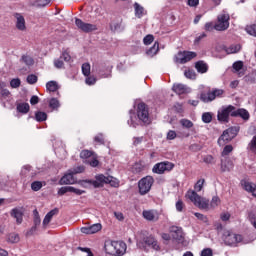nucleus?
<instances>
[{"label":"nucleus","mask_w":256,"mask_h":256,"mask_svg":"<svg viewBox=\"0 0 256 256\" xmlns=\"http://www.w3.org/2000/svg\"><path fill=\"white\" fill-rule=\"evenodd\" d=\"M137 117L130 115V119L128 120L129 127H137V125H139V121H141L145 125H149V123H151V117L149 116V108L147 107V105H145V103L138 104Z\"/></svg>","instance_id":"obj_1"},{"label":"nucleus","mask_w":256,"mask_h":256,"mask_svg":"<svg viewBox=\"0 0 256 256\" xmlns=\"http://www.w3.org/2000/svg\"><path fill=\"white\" fill-rule=\"evenodd\" d=\"M186 197L190 199V201L199 209H205L208 211L209 209V200L207 198H203L197 194L195 191H188Z\"/></svg>","instance_id":"obj_2"},{"label":"nucleus","mask_w":256,"mask_h":256,"mask_svg":"<svg viewBox=\"0 0 256 256\" xmlns=\"http://www.w3.org/2000/svg\"><path fill=\"white\" fill-rule=\"evenodd\" d=\"M94 182V188L97 189L99 187H103L105 183H109L112 187H118L119 186V180L117 178H114L113 176H105L103 174H98L95 176Z\"/></svg>","instance_id":"obj_3"},{"label":"nucleus","mask_w":256,"mask_h":256,"mask_svg":"<svg viewBox=\"0 0 256 256\" xmlns=\"http://www.w3.org/2000/svg\"><path fill=\"white\" fill-rule=\"evenodd\" d=\"M237 133H239V127L234 126L230 127L223 131L222 135L218 139L219 145H225V143H229V141H233L237 137Z\"/></svg>","instance_id":"obj_4"},{"label":"nucleus","mask_w":256,"mask_h":256,"mask_svg":"<svg viewBox=\"0 0 256 256\" xmlns=\"http://www.w3.org/2000/svg\"><path fill=\"white\" fill-rule=\"evenodd\" d=\"M222 239L225 245H228L229 247H237V244L243 241V236L232 233L231 231L227 230L224 231Z\"/></svg>","instance_id":"obj_5"},{"label":"nucleus","mask_w":256,"mask_h":256,"mask_svg":"<svg viewBox=\"0 0 256 256\" xmlns=\"http://www.w3.org/2000/svg\"><path fill=\"white\" fill-rule=\"evenodd\" d=\"M229 13L222 12L217 16V22L214 25L215 31H227L229 29Z\"/></svg>","instance_id":"obj_6"},{"label":"nucleus","mask_w":256,"mask_h":256,"mask_svg":"<svg viewBox=\"0 0 256 256\" xmlns=\"http://www.w3.org/2000/svg\"><path fill=\"white\" fill-rule=\"evenodd\" d=\"M153 183H155V179L152 176H146L139 180L138 189L140 195H147L149 191H151V187H153Z\"/></svg>","instance_id":"obj_7"},{"label":"nucleus","mask_w":256,"mask_h":256,"mask_svg":"<svg viewBox=\"0 0 256 256\" xmlns=\"http://www.w3.org/2000/svg\"><path fill=\"white\" fill-rule=\"evenodd\" d=\"M195 57H197L196 52L179 51L174 57V62L179 63L180 65H185V63H189V61L195 59Z\"/></svg>","instance_id":"obj_8"},{"label":"nucleus","mask_w":256,"mask_h":256,"mask_svg":"<svg viewBox=\"0 0 256 256\" xmlns=\"http://www.w3.org/2000/svg\"><path fill=\"white\" fill-rule=\"evenodd\" d=\"M234 106H223L218 110L217 119L220 123H229V116L233 117Z\"/></svg>","instance_id":"obj_9"},{"label":"nucleus","mask_w":256,"mask_h":256,"mask_svg":"<svg viewBox=\"0 0 256 256\" xmlns=\"http://www.w3.org/2000/svg\"><path fill=\"white\" fill-rule=\"evenodd\" d=\"M223 93V89H214L213 91L208 93L203 92L200 94V101H202L203 103H211V101H215L217 97H221Z\"/></svg>","instance_id":"obj_10"},{"label":"nucleus","mask_w":256,"mask_h":256,"mask_svg":"<svg viewBox=\"0 0 256 256\" xmlns=\"http://www.w3.org/2000/svg\"><path fill=\"white\" fill-rule=\"evenodd\" d=\"M173 167H175L174 163L160 162L154 165L152 171L153 173H157L158 175H163L165 171H172Z\"/></svg>","instance_id":"obj_11"},{"label":"nucleus","mask_w":256,"mask_h":256,"mask_svg":"<svg viewBox=\"0 0 256 256\" xmlns=\"http://www.w3.org/2000/svg\"><path fill=\"white\" fill-rule=\"evenodd\" d=\"M170 233L174 241H177V243H183V241H185V234L183 233V228L178 226H171Z\"/></svg>","instance_id":"obj_12"},{"label":"nucleus","mask_w":256,"mask_h":256,"mask_svg":"<svg viewBox=\"0 0 256 256\" xmlns=\"http://www.w3.org/2000/svg\"><path fill=\"white\" fill-rule=\"evenodd\" d=\"M75 25L84 33H91V31H97V26L95 24L85 23L79 18L75 19Z\"/></svg>","instance_id":"obj_13"},{"label":"nucleus","mask_w":256,"mask_h":256,"mask_svg":"<svg viewBox=\"0 0 256 256\" xmlns=\"http://www.w3.org/2000/svg\"><path fill=\"white\" fill-rule=\"evenodd\" d=\"M110 249H113V255H124L127 251V244L125 242L114 241L111 242Z\"/></svg>","instance_id":"obj_14"},{"label":"nucleus","mask_w":256,"mask_h":256,"mask_svg":"<svg viewBox=\"0 0 256 256\" xmlns=\"http://www.w3.org/2000/svg\"><path fill=\"white\" fill-rule=\"evenodd\" d=\"M65 193H74L75 195H83L85 190L75 188L73 186H63L58 190V195L63 196Z\"/></svg>","instance_id":"obj_15"},{"label":"nucleus","mask_w":256,"mask_h":256,"mask_svg":"<svg viewBox=\"0 0 256 256\" xmlns=\"http://www.w3.org/2000/svg\"><path fill=\"white\" fill-rule=\"evenodd\" d=\"M240 185L247 193H251L253 197H256V184L249 180H241Z\"/></svg>","instance_id":"obj_16"},{"label":"nucleus","mask_w":256,"mask_h":256,"mask_svg":"<svg viewBox=\"0 0 256 256\" xmlns=\"http://www.w3.org/2000/svg\"><path fill=\"white\" fill-rule=\"evenodd\" d=\"M13 17L16 19V29H18V31H27L25 17L21 15V13H14Z\"/></svg>","instance_id":"obj_17"},{"label":"nucleus","mask_w":256,"mask_h":256,"mask_svg":"<svg viewBox=\"0 0 256 256\" xmlns=\"http://www.w3.org/2000/svg\"><path fill=\"white\" fill-rule=\"evenodd\" d=\"M74 174L72 173L71 170L68 171L60 180H59V185H75L77 183V180L73 176Z\"/></svg>","instance_id":"obj_18"},{"label":"nucleus","mask_w":256,"mask_h":256,"mask_svg":"<svg viewBox=\"0 0 256 256\" xmlns=\"http://www.w3.org/2000/svg\"><path fill=\"white\" fill-rule=\"evenodd\" d=\"M101 229H102L101 223H96L91 226L82 227L81 233H84L85 235H93L95 233H99Z\"/></svg>","instance_id":"obj_19"},{"label":"nucleus","mask_w":256,"mask_h":256,"mask_svg":"<svg viewBox=\"0 0 256 256\" xmlns=\"http://www.w3.org/2000/svg\"><path fill=\"white\" fill-rule=\"evenodd\" d=\"M10 217H13V219L16 220L17 225H21V223H23V208H13L10 211Z\"/></svg>","instance_id":"obj_20"},{"label":"nucleus","mask_w":256,"mask_h":256,"mask_svg":"<svg viewBox=\"0 0 256 256\" xmlns=\"http://www.w3.org/2000/svg\"><path fill=\"white\" fill-rule=\"evenodd\" d=\"M232 117H241V119H243L244 121H249L251 115L249 114V111L245 110L244 108L236 109L234 106Z\"/></svg>","instance_id":"obj_21"},{"label":"nucleus","mask_w":256,"mask_h":256,"mask_svg":"<svg viewBox=\"0 0 256 256\" xmlns=\"http://www.w3.org/2000/svg\"><path fill=\"white\" fill-rule=\"evenodd\" d=\"M58 214H59V209L58 208H54L50 212H48L46 214V216L44 217L43 226L47 227V224L51 223V220L53 219V217H55V215H58Z\"/></svg>","instance_id":"obj_22"},{"label":"nucleus","mask_w":256,"mask_h":256,"mask_svg":"<svg viewBox=\"0 0 256 256\" xmlns=\"http://www.w3.org/2000/svg\"><path fill=\"white\" fill-rule=\"evenodd\" d=\"M144 243L148 245V247H152L155 251H159V244L157 243V240L153 236H148L144 238Z\"/></svg>","instance_id":"obj_23"},{"label":"nucleus","mask_w":256,"mask_h":256,"mask_svg":"<svg viewBox=\"0 0 256 256\" xmlns=\"http://www.w3.org/2000/svg\"><path fill=\"white\" fill-rule=\"evenodd\" d=\"M111 66H101L98 70V75L102 77V79H107V77H111Z\"/></svg>","instance_id":"obj_24"},{"label":"nucleus","mask_w":256,"mask_h":256,"mask_svg":"<svg viewBox=\"0 0 256 256\" xmlns=\"http://www.w3.org/2000/svg\"><path fill=\"white\" fill-rule=\"evenodd\" d=\"M146 221H157V212L155 210H144L142 213Z\"/></svg>","instance_id":"obj_25"},{"label":"nucleus","mask_w":256,"mask_h":256,"mask_svg":"<svg viewBox=\"0 0 256 256\" xmlns=\"http://www.w3.org/2000/svg\"><path fill=\"white\" fill-rule=\"evenodd\" d=\"M234 164L233 161L229 158L222 160L221 161V171H223L224 173L227 171H231L233 169Z\"/></svg>","instance_id":"obj_26"},{"label":"nucleus","mask_w":256,"mask_h":256,"mask_svg":"<svg viewBox=\"0 0 256 256\" xmlns=\"http://www.w3.org/2000/svg\"><path fill=\"white\" fill-rule=\"evenodd\" d=\"M187 86L185 84H174L172 87V91L177 95H185L187 93Z\"/></svg>","instance_id":"obj_27"},{"label":"nucleus","mask_w":256,"mask_h":256,"mask_svg":"<svg viewBox=\"0 0 256 256\" xmlns=\"http://www.w3.org/2000/svg\"><path fill=\"white\" fill-rule=\"evenodd\" d=\"M195 69L196 71H198V73H207V71L209 70V66H207V63L200 60L196 62Z\"/></svg>","instance_id":"obj_28"},{"label":"nucleus","mask_w":256,"mask_h":256,"mask_svg":"<svg viewBox=\"0 0 256 256\" xmlns=\"http://www.w3.org/2000/svg\"><path fill=\"white\" fill-rule=\"evenodd\" d=\"M159 53V42H155L152 47L149 48V50L146 51V55L148 57H155Z\"/></svg>","instance_id":"obj_29"},{"label":"nucleus","mask_w":256,"mask_h":256,"mask_svg":"<svg viewBox=\"0 0 256 256\" xmlns=\"http://www.w3.org/2000/svg\"><path fill=\"white\" fill-rule=\"evenodd\" d=\"M134 9H135V15L138 19H141L143 15H145V8L143 6H140L139 3H134Z\"/></svg>","instance_id":"obj_30"},{"label":"nucleus","mask_w":256,"mask_h":256,"mask_svg":"<svg viewBox=\"0 0 256 256\" xmlns=\"http://www.w3.org/2000/svg\"><path fill=\"white\" fill-rule=\"evenodd\" d=\"M110 27L112 31L118 32H121L125 29V25H123V20L113 22Z\"/></svg>","instance_id":"obj_31"},{"label":"nucleus","mask_w":256,"mask_h":256,"mask_svg":"<svg viewBox=\"0 0 256 256\" xmlns=\"http://www.w3.org/2000/svg\"><path fill=\"white\" fill-rule=\"evenodd\" d=\"M46 89L47 91H49L50 93H55V91L59 90V84L57 83V81H49L46 84Z\"/></svg>","instance_id":"obj_32"},{"label":"nucleus","mask_w":256,"mask_h":256,"mask_svg":"<svg viewBox=\"0 0 256 256\" xmlns=\"http://www.w3.org/2000/svg\"><path fill=\"white\" fill-rule=\"evenodd\" d=\"M29 109H30L29 103H20L17 105V111L19 113H23L24 115L29 113Z\"/></svg>","instance_id":"obj_33"},{"label":"nucleus","mask_w":256,"mask_h":256,"mask_svg":"<svg viewBox=\"0 0 256 256\" xmlns=\"http://www.w3.org/2000/svg\"><path fill=\"white\" fill-rule=\"evenodd\" d=\"M221 205V199L218 196H213L212 200L209 202V209H215Z\"/></svg>","instance_id":"obj_34"},{"label":"nucleus","mask_w":256,"mask_h":256,"mask_svg":"<svg viewBox=\"0 0 256 256\" xmlns=\"http://www.w3.org/2000/svg\"><path fill=\"white\" fill-rule=\"evenodd\" d=\"M241 51V46L239 44L231 45L226 49V52L228 55H231L233 53H239Z\"/></svg>","instance_id":"obj_35"},{"label":"nucleus","mask_w":256,"mask_h":256,"mask_svg":"<svg viewBox=\"0 0 256 256\" xmlns=\"http://www.w3.org/2000/svg\"><path fill=\"white\" fill-rule=\"evenodd\" d=\"M35 119L39 123H41L43 121H47V113L38 111V112L35 113Z\"/></svg>","instance_id":"obj_36"},{"label":"nucleus","mask_w":256,"mask_h":256,"mask_svg":"<svg viewBox=\"0 0 256 256\" xmlns=\"http://www.w3.org/2000/svg\"><path fill=\"white\" fill-rule=\"evenodd\" d=\"M203 185H205V179H200L196 182V184L194 185V191L195 193H199V191H202L203 189ZM189 191H193V190H189Z\"/></svg>","instance_id":"obj_37"},{"label":"nucleus","mask_w":256,"mask_h":256,"mask_svg":"<svg viewBox=\"0 0 256 256\" xmlns=\"http://www.w3.org/2000/svg\"><path fill=\"white\" fill-rule=\"evenodd\" d=\"M248 149L253 153V155H256V135L253 136L251 141L249 142Z\"/></svg>","instance_id":"obj_38"},{"label":"nucleus","mask_w":256,"mask_h":256,"mask_svg":"<svg viewBox=\"0 0 256 256\" xmlns=\"http://www.w3.org/2000/svg\"><path fill=\"white\" fill-rule=\"evenodd\" d=\"M79 185L81 187H84V189H89L91 187H95L93 180H82L79 182Z\"/></svg>","instance_id":"obj_39"},{"label":"nucleus","mask_w":256,"mask_h":256,"mask_svg":"<svg viewBox=\"0 0 256 256\" xmlns=\"http://www.w3.org/2000/svg\"><path fill=\"white\" fill-rule=\"evenodd\" d=\"M245 31L248 33V35L256 37V24L246 26Z\"/></svg>","instance_id":"obj_40"},{"label":"nucleus","mask_w":256,"mask_h":256,"mask_svg":"<svg viewBox=\"0 0 256 256\" xmlns=\"http://www.w3.org/2000/svg\"><path fill=\"white\" fill-rule=\"evenodd\" d=\"M82 73L85 77L91 75V65L89 63L82 64Z\"/></svg>","instance_id":"obj_41"},{"label":"nucleus","mask_w":256,"mask_h":256,"mask_svg":"<svg viewBox=\"0 0 256 256\" xmlns=\"http://www.w3.org/2000/svg\"><path fill=\"white\" fill-rule=\"evenodd\" d=\"M180 125H182L184 129H191V127H193V122L189 119L183 118L180 120Z\"/></svg>","instance_id":"obj_42"},{"label":"nucleus","mask_w":256,"mask_h":256,"mask_svg":"<svg viewBox=\"0 0 256 256\" xmlns=\"http://www.w3.org/2000/svg\"><path fill=\"white\" fill-rule=\"evenodd\" d=\"M203 123H211L213 121V114L211 112H205L202 114Z\"/></svg>","instance_id":"obj_43"},{"label":"nucleus","mask_w":256,"mask_h":256,"mask_svg":"<svg viewBox=\"0 0 256 256\" xmlns=\"http://www.w3.org/2000/svg\"><path fill=\"white\" fill-rule=\"evenodd\" d=\"M42 188H43V182L41 181H34L31 184L32 191H41Z\"/></svg>","instance_id":"obj_44"},{"label":"nucleus","mask_w":256,"mask_h":256,"mask_svg":"<svg viewBox=\"0 0 256 256\" xmlns=\"http://www.w3.org/2000/svg\"><path fill=\"white\" fill-rule=\"evenodd\" d=\"M49 107L51 109H59V107H61V104L59 103V100H57L56 98H52L49 101Z\"/></svg>","instance_id":"obj_45"},{"label":"nucleus","mask_w":256,"mask_h":256,"mask_svg":"<svg viewBox=\"0 0 256 256\" xmlns=\"http://www.w3.org/2000/svg\"><path fill=\"white\" fill-rule=\"evenodd\" d=\"M51 3V0H35V7H47Z\"/></svg>","instance_id":"obj_46"},{"label":"nucleus","mask_w":256,"mask_h":256,"mask_svg":"<svg viewBox=\"0 0 256 256\" xmlns=\"http://www.w3.org/2000/svg\"><path fill=\"white\" fill-rule=\"evenodd\" d=\"M10 87H12V89H17L21 87V80L19 78L12 79L10 81Z\"/></svg>","instance_id":"obj_47"},{"label":"nucleus","mask_w":256,"mask_h":256,"mask_svg":"<svg viewBox=\"0 0 256 256\" xmlns=\"http://www.w3.org/2000/svg\"><path fill=\"white\" fill-rule=\"evenodd\" d=\"M21 60L23 61V63H25V65H28V66H31L34 63L33 58L27 55H23L21 57Z\"/></svg>","instance_id":"obj_48"},{"label":"nucleus","mask_w":256,"mask_h":256,"mask_svg":"<svg viewBox=\"0 0 256 256\" xmlns=\"http://www.w3.org/2000/svg\"><path fill=\"white\" fill-rule=\"evenodd\" d=\"M153 41H155V37L151 34L146 35L143 39L144 45H151Z\"/></svg>","instance_id":"obj_49"},{"label":"nucleus","mask_w":256,"mask_h":256,"mask_svg":"<svg viewBox=\"0 0 256 256\" xmlns=\"http://www.w3.org/2000/svg\"><path fill=\"white\" fill-rule=\"evenodd\" d=\"M184 76L186 77V79H196L197 74L193 70H186L184 72Z\"/></svg>","instance_id":"obj_50"},{"label":"nucleus","mask_w":256,"mask_h":256,"mask_svg":"<svg viewBox=\"0 0 256 256\" xmlns=\"http://www.w3.org/2000/svg\"><path fill=\"white\" fill-rule=\"evenodd\" d=\"M203 161L207 165H213V163H215V158L212 155H206L203 157Z\"/></svg>","instance_id":"obj_51"},{"label":"nucleus","mask_w":256,"mask_h":256,"mask_svg":"<svg viewBox=\"0 0 256 256\" xmlns=\"http://www.w3.org/2000/svg\"><path fill=\"white\" fill-rule=\"evenodd\" d=\"M248 219H249L251 225H253V227L256 229V215H255V212H249Z\"/></svg>","instance_id":"obj_52"},{"label":"nucleus","mask_w":256,"mask_h":256,"mask_svg":"<svg viewBox=\"0 0 256 256\" xmlns=\"http://www.w3.org/2000/svg\"><path fill=\"white\" fill-rule=\"evenodd\" d=\"M92 156H93V152L89 150H82L80 153L81 159H89V157H92Z\"/></svg>","instance_id":"obj_53"},{"label":"nucleus","mask_w":256,"mask_h":256,"mask_svg":"<svg viewBox=\"0 0 256 256\" xmlns=\"http://www.w3.org/2000/svg\"><path fill=\"white\" fill-rule=\"evenodd\" d=\"M27 83H29V85H35V83H37V76L35 74L28 75Z\"/></svg>","instance_id":"obj_54"},{"label":"nucleus","mask_w":256,"mask_h":256,"mask_svg":"<svg viewBox=\"0 0 256 256\" xmlns=\"http://www.w3.org/2000/svg\"><path fill=\"white\" fill-rule=\"evenodd\" d=\"M232 151H233V146L226 145L222 151V157L229 155V153H231Z\"/></svg>","instance_id":"obj_55"},{"label":"nucleus","mask_w":256,"mask_h":256,"mask_svg":"<svg viewBox=\"0 0 256 256\" xmlns=\"http://www.w3.org/2000/svg\"><path fill=\"white\" fill-rule=\"evenodd\" d=\"M41 225V218L39 217V212L37 210L34 211V227Z\"/></svg>","instance_id":"obj_56"},{"label":"nucleus","mask_w":256,"mask_h":256,"mask_svg":"<svg viewBox=\"0 0 256 256\" xmlns=\"http://www.w3.org/2000/svg\"><path fill=\"white\" fill-rule=\"evenodd\" d=\"M85 83L86 85H95V83H97V79L93 76H86Z\"/></svg>","instance_id":"obj_57"},{"label":"nucleus","mask_w":256,"mask_h":256,"mask_svg":"<svg viewBox=\"0 0 256 256\" xmlns=\"http://www.w3.org/2000/svg\"><path fill=\"white\" fill-rule=\"evenodd\" d=\"M232 67L236 71H241L243 69V61L234 62Z\"/></svg>","instance_id":"obj_58"},{"label":"nucleus","mask_w":256,"mask_h":256,"mask_svg":"<svg viewBox=\"0 0 256 256\" xmlns=\"http://www.w3.org/2000/svg\"><path fill=\"white\" fill-rule=\"evenodd\" d=\"M70 171H72L74 175H77L78 173H83V171H85V166H77Z\"/></svg>","instance_id":"obj_59"},{"label":"nucleus","mask_w":256,"mask_h":256,"mask_svg":"<svg viewBox=\"0 0 256 256\" xmlns=\"http://www.w3.org/2000/svg\"><path fill=\"white\" fill-rule=\"evenodd\" d=\"M62 58H58L54 60V67H56V69H63V60H61Z\"/></svg>","instance_id":"obj_60"},{"label":"nucleus","mask_w":256,"mask_h":256,"mask_svg":"<svg viewBox=\"0 0 256 256\" xmlns=\"http://www.w3.org/2000/svg\"><path fill=\"white\" fill-rule=\"evenodd\" d=\"M0 95L3 99H9L11 97V92L8 89H2Z\"/></svg>","instance_id":"obj_61"},{"label":"nucleus","mask_w":256,"mask_h":256,"mask_svg":"<svg viewBox=\"0 0 256 256\" xmlns=\"http://www.w3.org/2000/svg\"><path fill=\"white\" fill-rule=\"evenodd\" d=\"M60 59H63V61L69 63V61H71V55H69L67 51H64L60 56Z\"/></svg>","instance_id":"obj_62"},{"label":"nucleus","mask_w":256,"mask_h":256,"mask_svg":"<svg viewBox=\"0 0 256 256\" xmlns=\"http://www.w3.org/2000/svg\"><path fill=\"white\" fill-rule=\"evenodd\" d=\"M201 256H213V250L211 248H205L201 251Z\"/></svg>","instance_id":"obj_63"},{"label":"nucleus","mask_w":256,"mask_h":256,"mask_svg":"<svg viewBox=\"0 0 256 256\" xmlns=\"http://www.w3.org/2000/svg\"><path fill=\"white\" fill-rule=\"evenodd\" d=\"M183 207H185V204L183 203V201L178 200L176 202V210L181 213L183 211Z\"/></svg>","instance_id":"obj_64"}]
</instances>
